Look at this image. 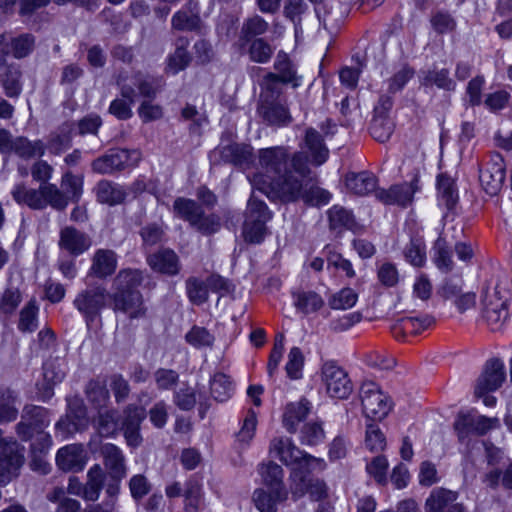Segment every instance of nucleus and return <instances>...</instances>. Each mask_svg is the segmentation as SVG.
Instances as JSON below:
<instances>
[{
	"label": "nucleus",
	"mask_w": 512,
	"mask_h": 512,
	"mask_svg": "<svg viewBox=\"0 0 512 512\" xmlns=\"http://www.w3.org/2000/svg\"><path fill=\"white\" fill-rule=\"evenodd\" d=\"M310 169L307 158L302 153L294 154L290 161V169L267 182L260 174L249 177L253 189L265 194L271 200L295 202L302 198L305 187L309 185Z\"/></svg>",
	"instance_id": "f257e3e1"
},
{
	"label": "nucleus",
	"mask_w": 512,
	"mask_h": 512,
	"mask_svg": "<svg viewBox=\"0 0 512 512\" xmlns=\"http://www.w3.org/2000/svg\"><path fill=\"white\" fill-rule=\"evenodd\" d=\"M270 453L279 458L287 466H292L291 493L295 499L304 495L306 489V475L304 469L325 468V462L321 458H316L301 451L290 438H274L270 444Z\"/></svg>",
	"instance_id": "f03ea898"
},
{
	"label": "nucleus",
	"mask_w": 512,
	"mask_h": 512,
	"mask_svg": "<svg viewBox=\"0 0 512 512\" xmlns=\"http://www.w3.org/2000/svg\"><path fill=\"white\" fill-rule=\"evenodd\" d=\"M49 423L48 411L45 408L26 405L22 411L21 421L16 425V432L23 441L31 439L35 433L39 434L42 442L41 451H44L52 445L51 436L43 433Z\"/></svg>",
	"instance_id": "7ed1b4c3"
},
{
	"label": "nucleus",
	"mask_w": 512,
	"mask_h": 512,
	"mask_svg": "<svg viewBox=\"0 0 512 512\" xmlns=\"http://www.w3.org/2000/svg\"><path fill=\"white\" fill-rule=\"evenodd\" d=\"M272 218L267 205L257 199L253 192L246 209L245 221L243 224V237L245 241L253 244H259L263 241L266 233V223Z\"/></svg>",
	"instance_id": "20e7f679"
},
{
	"label": "nucleus",
	"mask_w": 512,
	"mask_h": 512,
	"mask_svg": "<svg viewBox=\"0 0 512 512\" xmlns=\"http://www.w3.org/2000/svg\"><path fill=\"white\" fill-rule=\"evenodd\" d=\"M110 301V292L102 284L94 283L87 285L80 290L73 305L77 311L84 317L87 323L93 322L100 316Z\"/></svg>",
	"instance_id": "39448f33"
},
{
	"label": "nucleus",
	"mask_w": 512,
	"mask_h": 512,
	"mask_svg": "<svg viewBox=\"0 0 512 512\" xmlns=\"http://www.w3.org/2000/svg\"><path fill=\"white\" fill-rule=\"evenodd\" d=\"M321 381L326 393L335 399H347L352 391L353 384L348 373L335 361H325L321 366Z\"/></svg>",
	"instance_id": "423d86ee"
},
{
	"label": "nucleus",
	"mask_w": 512,
	"mask_h": 512,
	"mask_svg": "<svg viewBox=\"0 0 512 512\" xmlns=\"http://www.w3.org/2000/svg\"><path fill=\"white\" fill-rule=\"evenodd\" d=\"M363 413L374 420L384 419L391 410V403L378 387L371 381L363 382L359 392Z\"/></svg>",
	"instance_id": "0eeeda50"
},
{
	"label": "nucleus",
	"mask_w": 512,
	"mask_h": 512,
	"mask_svg": "<svg viewBox=\"0 0 512 512\" xmlns=\"http://www.w3.org/2000/svg\"><path fill=\"white\" fill-rule=\"evenodd\" d=\"M140 159L138 150L111 149L92 162V169L98 174H112L137 165Z\"/></svg>",
	"instance_id": "6e6552de"
},
{
	"label": "nucleus",
	"mask_w": 512,
	"mask_h": 512,
	"mask_svg": "<svg viewBox=\"0 0 512 512\" xmlns=\"http://www.w3.org/2000/svg\"><path fill=\"white\" fill-rule=\"evenodd\" d=\"M259 163L262 172L258 174L262 175L267 182L290 169L288 153L283 147L261 149L259 151Z\"/></svg>",
	"instance_id": "1a4fd4ad"
},
{
	"label": "nucleus",
	"mask_w": 512,
	"mask_h": 512,
	"mask_svg": "<svg viewBox=\"0 0 512 512\" xmlns=\"http://www.w3.org/2000/svg\"><path fill=\"white\" fill-rule=\"evenodd\" d=\"M25 449L19 443H12L0 452V485H6L19 475L25 462Z\"/></svg>",
	"instance_id": "9d476101"
},
{
	"label": "nucleus",
	"mask_w": 512,
	"mask_h": 512,
	"mask_svg": "<svg viewBox=\"0 0 512 512\" xmlns=\"http://www.w3.org/2000/svg\"><path fill=\"white\" fill-rule=\"evenodd\" d=\"M458 493L445 488H434L425 501L426 512H467L457 501Z\"/></svg>",
	"instance_id": "9b49d317"
},
{
	"label": "nucleus",
	"mask_w": 512,
	"mask_h": 512,
	"mask_svg": "<svg viewBox=\"0 0 512 512\" xmlns=\"http://www.w3.org/2000/svg\"><path fill=\"white\" fill-rule=\"evenodd\" d=\"M506 378L504 363L499 359L487 361L482 375L475 386V396L481 397L497 390Z\"/></svg>",
	"instance_id": "f8f14e48"
},
{
	"label": "nucleus",
	"mask_w": 512,
	"mask_h": 512,
	"mask_svg": "<svg viewBox=\"0 0 512 512\" xmlns=\"http://www.w3.org/2000/svg\"><path fill=\"white\" fill-rule=\"evenodd\" d=\"M418 189V180L415 178L410 183L405 182L392 185L389 189H379L376 191L375 197L386 205L407 207L411 204Z\"/></svg>",
	"instance_id": "ddd939ff"
},
{
	"label": "nucleus",
	"mask_w": 512,
	"mask_h": 512,
	"mask_svg": "<svg viewBox=\"0 0 512 512\" xmlns=\"http://www.w3.org/2000/svg\"><path fill=\"white\" fill-rule=\"evenodd\" d=\"M110 300H112L114 312H122L131 319L141 318L146 314V307L140 291L113 292L110 293Z\"/></svg>",
	"instance_id": "4468645a"
},
{
	"label": "nucleus",
	"mask_w": 512,
	"mask_h": 512,
	"mask_svg": "<svg viewBox=\"0 0 512 512\" xmlns=\"http://www.w3.org/2000/svg\"><path fill=\"white\" fill-rule=\"evenodd\" d=\"M479 179L483 189L489 195H496L501 190L505 180V167L500 154L491 155L487 167L480 171Z\"/></svg>",
	"instance_id": "2eb2a0df"
},
{
	"label": "nucleus",
	"mask_w": 512,
	"mask_h": 512,
	"mask_svg": "<svg viewBox=\"0 0 512 512\" xmlns=\"http://www.w3.org/2000/svg\"><path fill=\"white\" fill-rule=\"evenodd\" d=\"M87 453L82 444H69L57 451L56 464L64 472L82 471L87 463Z\"/></svg>",
	"instance_id": "dca6fc26"
},
{
	"label": "nucleus",
	"mask_w": 512,
	"mask_h": 512,
	"mask_svg": "<svg viewBox=\"0 0 512 512\" xmlns=\"http://www.w3.org/2000/svg\"><path fill=\"white\" fill-rule=\"evenodd\" d=\"M91 246V239L74 227L67 226L60 231L59 247L69 254L78 256Z\"/></svg>",
	"instance_id": "f3484780"
},
{
	"label": "nucleus",
	"mask_w": 512,
	"mask_h": 512,
	"mask_svg": "<svg viewBox=\"0 0 512 512\" xmlns=\"http://www.w3.org/2000/svg\"><path fill=\"white\" fill-rule=\"evenodd\" d=\"M147 263L153 271L170 276L180 271L179 258L171 249H162L149 255Z\"/></svg>",
	"instance_id": "a211bd4d"
},
{
	"label": "nucleus",
	"mask_w": 512,
	"mask_h": 512,
	"mask_svg": "<svg viewBox=\"0 0 512 512\" xmlns=\"http://www.w3.org/2000/svg\"><path fill=\"white\" fill-rule=\"evenodd\" d=\"M287 491L284 487H279L267 491L258 488L253 492L252 500L260 512H277V505L287 499Z\"/></svg>",
	"instance_id": "6ab92c4d"
},
{
	"label": "nucleus",
	"mask_w": 512,
	"mask_h": 512,
	"mask_svg": "<svg viewBox=\"0 0 512 512\" xmlns=\"http://www.w3.org/2000/svg\"><path fill=\"white\" fill-rule=\"evenodd\" d=\"M259 115L269 124H286L290 121L287 108L278 98H262L258 105Z\"/></svg>",
	"instance_id": "aec40b11"
},
{
	"label": "nucleus",
	"mask_w": 512,
	"mask_h": 512,
	"mask_svg": "<svg viewBox=\"0 0 512 512\" xmlns=\"http://www.w3.org/2000/svg\"><path fill=\"white\" fill-rule=\"evenodd\" d=\"M116 268V253L109 249H98L93 255L89 274L104 279L112 275Z\"/></svg>",
	"instance_id": "412c9836"
},
{
	"label": "nucleus",
	"mask_w": 512,
	"mask_h": 512,
	"mask_svg": "<svg viewBox=\"0 0 512 512\" xmlns=\"http://www.w3.org/2000/svg\"><path fill=\"white\" fill-rule=\"evenodd\" d=\"M305 149L314 165H322L329 156V150L324 144L320 133L314 128H308L305 133Z\"/></svg>",
	"instance_id": "4be33fe9"
},
{
	"label": "nucleus",
	"mask_w": 512,
	"mask_h": 512,
	"mask_svg": "<svg viewBox=\"0 0 512 512\" xmlns=\"http://www.w3.org/2000/svg\"><path fill=\"white\" fill-rule=\"evenodd\" d=\"M106 468L110 471L111 478L122 479L125 476V459L122 451L114 444L106 443L101 447Z\"/></svg>",
	"instance_id": "5701e85b"
},
{
	"label": "nucleus",
	"mask_w": 512,
	"mask_h": 512,
	"mask_svg": "<svg viewBox=\"0 0 512 512\" xmlns=\"http://www.w3.org/2000/svg\"><path fill=\"white\" fill-rule=\"evenodd\" d=\"M345 183L347 189L355 195L365 196L377 191V179L368 172L350 173L346 176Z\"/></svg>",
	"instance_id": "b1692460"
},
{
	"label": "nucleus",
	"mask_w": 512,
	"mask_h": 512,
	"mask_svg": "<svg viewBox=\"0 0 512 512\" xmlns=\"http://www.w3.org/2000/svg\"><path fill=\"white\" fill-rule=\"evenodd\" d=\"M11 194L20 205H25L33 210H44L41 185L38 188H29L23 184H18L13 188Z\"/></svg>",
	"instance_id": "393cba45"
},
{
	"label": "nucleus",
	"mask_w": 512,
	"mask_h": 512,
	"mask_svg": "<svg viewBox=\"0 0 512 512\" xmlns=\"http://www.w3.org/2000/svg\"><path fill=\"white\" fill-rule=\"evenodd\" d=\"M143 281V274L138 269L126 268L118 272L113 280V292H136Z\"/></svg>",
	"instance_id": "a878e982"
},
{
	"label": "nucleus",
	"mask_w": 512,
	"mask_h": 512,
	"mask_svg": "<svg viewBox=\"0 0 512 512\" xmlns=\"http://www.w3.org/2000/svg\"><path fill=\"white\" fill-rule=\"evenodd\" d=\"M217 153L224 162L239 166L249 163L252 156L250 146L237 143L222 146L214 152V154Z\"/></svg>",
	"instance_id": "bb28decb"
},
{
	"label": "nucleus",
	"mask_w": 512,
	"mask_h": 512,
	"mask_svg": "<svg viewBox=\"0 0 512 512\" xmlns=\"http://www.w3.org/2000/svg\"><path fill=\"white\" fill-rule=\"evenodd\" d=\"M95 190L97 200L110 206L122 203L126 197V192L122 186L108 180H101Z\"/></svg>",
	"instance_id": "cd10ccee"
},
{
	"label": "nucleus",
	"mask_w": 512,
	"mask_h": 512,
	"mask_svg": "<svg viewBox=\"0 0 512 512\" xmlns=\"http://www.w3.org/2000/svg\"><path fill=\"white\" fill-rule=\"evenodd\" d=\"M292 296L295 308L304 314L317 312L324 306L323 298L314 291L300 290L294 292Z\"/></svg>",
	"instance_id": "c85d7f7f"
},
{
	"label": "nucleus",
	"mask_w": 512,
	"mask_h": 512,
	"mask_svg": "<svg viewBox=\"0 0 512 512\" xmlns=\"http://www.w3.org/2000/svg\"><path fill=\"white\" fill-rule=\"evenodd\" d=\"M330 228L333 230H351L356 231L358 224L351 211L342 206L334 205L328 210Z\"/></svg>",
	"instance_id": "c756f323"
},
{
	"label": "nucleus",
	"mask_w": 512,
	"mask_h": 512,
	"mask_svg": "<svg viewBox=\"0 0 512 512\" xmlns=\"http://www.w3.org/2000/svg\"><path fill=\"white\" fill-rule=\"evenodd\" d=\"M309 409V402L307 400L287 405L283 415V424L287 431L294 433L297 425L308 415Z\"/></svg>",
	"instance_id": "7c9ffc66"
},
{
	"label": "nucleus",
	"mask_w": 512,
	"mask_h": 512,
	"mask_svg": "<svg viewBox=\"0 0 512 512\" xmlns=\"http://www.w3.org/2000/svg\"><path fill=\"white\" fill-rule=\"evenodd\" d=\"M187 47L188 41L186 39L179 38L177 40L175 51L167 58V72L177 74L188 66L190 56Z\"/></svg>",
	"instance_id": "2f4dec72"
},
{
	"label": "nucleus",
	"mask_w": 512,
	"mask_h": 512,
	"mask_svg": "<svg viewBox=\"0 0 512 512\" xmlns=\"http://www.w3.org/2000/svg\"><path fill=\"white\" fill-rule=\"evenodd\" d=\"M42 188V201H44V209L48 206L57 210L63 211L67 207V196L57 185L41 184Z\"/></svg>",
	"instance_id": "473e14b6"
},
{
	"label": "nucleus",
	"mask_w": 512,
	"mask_h": 512,
	"mask_svg": "<svg viewBox=\"0 0 512 512\" xmlns=\"http://www.w3.org/2000/svg\"><path fill=\"white\" fill-rule=\"evenodd\" d=\"M22 296L18 288L8 287L0 297V320L6 321L18 308Z\"/></svg>",
	"instance_id": "72a5a7b5"
},
{
	"label": "nucleus",
	"mask_w": 512,
	"mask_h": 512,
	"mask_svg": "<svg viewBox=\"0 0 512 512\" xmlns=\"http://www.w3.org/2000/svg\"><path fill=\"white\" fill-rule=\"evenodd\" d=\"M474 414L472 413H459L454 421L453 427L462 444L468 445L471 437L475 435L474 428Z\"/></svg>",
	"instance_id": "f704fd0d"
},
{
	"label": "nucleus",
	"mask_w": 512,
	"mask_h": 512,
	"mask_svg": "<svg viewBox=\"0 0 512 512\" xmlns=\"http://www.w3.org/2000/svg\"><path fill=\"white\" fill-rule=\"evenodd\" d=\"M199 16L196 5L190 3L188 10L182 9L172 17V27L177 30H193L198 27Z\"/></svg>",
	"instance_id": "c9c22d12"
},
{
	"label": "nucleus",
	"mask_w": 512,
	"mask_h": 512,
	"mask_svg": "<svg viewBox=\"0 0 512 512\" xmlns=\"http://www.w3.org/2000/svg\"><path fill=\"white\" fill-rule=\"evenodd\" d=\"M175 213L182 219L188 221L191 225L197 223L201 216V207L193 200L179 197L173 205Z\"/></svg>",
	"instance_id": "e433bc0d"
},
{
	"label": "nucleus",
	"mask_w": 512,
	"mask_h": 512,
	"mask_svg": "<svg viewBox=\"0 0 512 512\" xmlns=\"http://www.w3.org/2000/svg\"><path fill=\"white\" fill-rule=\"evenodd\" d=\"M73 125L71 123L63 124L57 133L51 135L48 141V149L51 153L59 155L71 145V133Z\"/></svg>",
	"instance_id": "4c0bfd02"
},
{
	"label": "nucleus",
	"mask_w": 512,
	"mask_h": 512,
	"mask_svg": "<svg viewBox=\"0 0 512 512\" xmlns=\"http://www.w3.org/2000/svg\"><path fill=\"white\" fill-rule=\"evenodd\" d=\"M62 192L67 196V205L70 201H79L83 192V177L66 172L61 179Z\"/></svg>",
	"instance_id": "58836bf2"
},
{
	"label": "nucleus",
	"mask_w": 512,
	"mask_h": 512,
	"mask_svg": "<svg viewBox=\"0 0 512 512\" xmlns=\"http://www.w3.org/2000/svg\"><path fill=\"white\" fill-rule=\"evenodd\" d=\"M13 152L21 158L29 159L34 156H42L45 145L41 140L30 141L25 137H16Z\"/></svg>",
	"instance_id": "ea45409f"
},
{
	"label": "nucleus",
	"mask_w": 512,
	"mask_h": 512,
	"mask_svg": "<svg viewBox=\"0 0 512 512\" xmlns=\"http://www.w3.org/2000/svg\"><path fill=\"white\" fill-rule=\"evenodd\" d=\"M38 307L34 300H30L20 311L18 329L22 333H32L38 327Z\"/></svg>",
	"instance_id": "a19ab883"
},
{
	"label": "nucleus",
	"mask_w": 512,
	"mask_h": 512,
	"mask_svg": "<svg viewBox=\"0 0 512 512\" xmlns=\"http://www.w3.org/2000/svg\"><path fill=\"white\" fill-rule=\"evenodd\" d=\"M247 53L252 62L265 64L270 61L274 48L264 39L257 38L251 41Z\"/></svg>",
	"instance_id": "79ce46f5"
},
{
	"label": "nucleus",
	"mask_w": 512,
	"mask_h": 512,
	"mask_svg": "<svg viewBox=\"0 0 512 512\" xmlns=\"http://www.w3.org/2000/svg\"><path fill=\"white\" fill-rule=\"evenodd\" d=\"M212 397L219 402H224L231 397L233 386L228 376L223 373H216L210 381Z\"/></svg>",
	"instance_id": "37998d69"
},
{
	"label": "nucleus",
	"mask_w": 512,
	"mask_h": 512,
	"mask_svg": "<svg viewBox=\"0 0 512 512\" xmlns=\"http://www.w3.org/2000/svg\"><path fill=\"white\" fill-rule=\"evenodd\" d=\"M17 396L11 390L0 393V423L12 422L17 418Z\"/></svg>",
	"instance_id": "c03bdc74"
},
{
	"label": "nucleus",
	"mask_w": 512,
	"mask_h": 512,
	"mask_svg": "<svg viewBox=\"0 0 512 512\" xmlns=\"http://www.w3.org/2000/svg\"><path fill=\"white\" fill-rule=\"evenodd\" d=\"M437 188L440 201L443 202L448 209L452 208L458 200V194L453 179L446 175H440L437 180Z\"/></svg>",
	"instance_id": "a18cd8bd"
},
{
	"label": "nucleus",
	"mask_w": 512,
	"mask_h": 512,
	"mask_svg": "<svg viewBox=\"0 0 512 512\" xmlns=\"http://www.w3.org/2000/svg\"><path fill=\"white\" fill-rule=\"evenodd\" d=\"M433 262L442 272H449L453 268L451 252L443 238H438L433 247Z\"/></svg>",
	"instance_id": "49530a36"
},
{
	"label": "nucleus",
	"mask_w": 512,
	"mask_h": 512,
	"mask_svg": "<svg viewBox=\"0 0 512 512\" xmlns=\"http://www.w3.org/2000/svg\"><path fill=\"white\" fill-rule=\"evenodd\" d=\"M394 130V123L390 116H373L371 120L370 133L379 142L387 141Z\"/></svg>",
	"instance_id": "de8ad7c7"
},
{
	"label": "nucleus",
	"mask_w": 512,
	"mask_h": 512,
	"mask_svg": "<svg viewBox=\"0 0 512 512\" xmlns=\"http://www.w3.org/2000/svg\"><path fill=\"white\" fill-rule=\"evenodd\" d=\"M305 190L301 198L305 203L325 205L331 199V194L328 191L317 186L311 173L309 175V185L305 187Z\"/></svg>",
	"instance_id": "09e8293b"
},
{
	"label": "nucleus",
	"mask_w": 512,
	"mask_h": 512,
	"mask_svg": "<svg viewBox=\"0 0 512 512\" xmlns=\"http://www.w3.org/2000/svg\"><path fill=\"white\" fill-rule=\"evenodd\" d=\"M259 473L264 484L269 486L271 489L284 487L282 483L283 469L280 465L273 462L262 464L259 467Z\"/></svg>",
	"instance_id": "8fccbe9b"
},
{
	"label": "nucleus",
	"mask_w": 512,
	"mask_h": 512,
	"mask_svg": "<svg viewBox=\"0 0 512 512\" xmlns=\"http://www.w3.org/2000/svg\"><path fill=\"white\" fill-rule=\"evenodd\" d=\"M186 341L197 349L211 348L214 344V336L204 327L193 326L185 335Z\"/></svg>",
	"instance_id": "3c124183"
},
{
	"label": "nucleus",
	"mask_w": 512,
	"mask_h": 512,
	"mask_svg": "<svg viewBox=\"0 0 512 512\" xmlns=\"http://www.w3.org/2000/svg\"><path fill=\"white\" fill-rule=\"evenodd\" d=\"M186 290L189 300L196 305H201L208 300V287L206 282L190 277L186 280Z\"/></svg>",
	"instance_id": "603ef678"
},
{
	"label": "nucleus",
	"mask_w": 512,
	"mask_h": 512,
	"mask_svg": "<svg viewBox=\"0 0 512 512\" xmlns=\"http://www.w3.org/2000/svg\"><path fill=\"white\" fill-rule=\"evenodd\" d=\"M305 357L298 347H292L288 353V360L285 365L287 376L292 380H297L302 377V370L304 366Z\"/></svg>",
	"instance_id": "864d4df0"
},
{
	"label": "nucleus",
	"mask_w": 512,
	"mask_h": 512,
	"mask_svg": "<svg viewBox=\"0 0 512 512\" xmlns=\"http://www.w3.org/2000/svg\"><path fill=\"white\" fill-rule=\"evenodd\" d=\"M118 429L117 412L113 410L99 411L97 430L101 436H112Z\"/></svg>",
	"instance_id": "5fc2aeb1"
},
{
	"label": "nucleus",
	"mask_w": 512,
	"mask_h": 512,
	"mask_svg": "<svg viewBox=\"0 0 512 512\" xmlns=\"http://www.w3.org/2000/svg\"><path fill=\"white\" fill-rule=\"evenodd\" d=\"M85 425L86 422L84 420H81L80 418H77L76 420L72 416L66 415L61 417L55 424L56 436H60L62 440H65Z\"/></svg>",
	"instance_id": "6e6d98bb"
},
{
	"label": "nucleus",
	"mask_w": 512,
	"mask_h": 512,
	"mask_svg": "<svg viewBox=\"0 0 512 512\" xmlns=\"http://www.w3.org/2000/svg\"><path fill=\"white\" fill-rule=\"evenodd\" d=\"M0 74L3 76V86L7 96H17L21 92L20 76L21 73L16 67H0Z\"/></svg>",
	"instance_id": "4d7b16f0"
},
{
	"label": "nucleus",
	"mask_w": 512,
	"mask_h": 512,
	"mask_svg": "<svg viewBox=\"0 0 512 512\" xmlns=\"http://www.w3.org/2000/svg\"><path fill=\"white\" fill-rule=\"evenodd\" d=\"M358 299L357 293L351 288H343L335 293L329 300L332 309L346 310L352 308Z\"/></svg>",
	"instance_id": "13d9d810"
},
{
	"label": "nucleus",
	"mask_w": 512,
	"mask_h": 512,
	"mask_svg": "<svg viewBox=\"0 0 512 512\" xmlns=\"http://www.w3.org/2000/svg\"><path fill=\"white\" fill-rule=\"evenodd\" d=\"M406 260L415 267H422L426 263L425 245L419 240H411L405 248Z\"/></svg>",
	"instance_id": "bf43d9fd"
},
{
	"label": "nucleus",
	"mask_w": 512,
	"mask_h": 512,
	"mask_svg": "<svg viewBox=\"0 0 512 512\" xmlns=\"http://www.w3.org/2000/svg\"><path fill=\"white\" fill-rule=\"evenodd\" d=\"M386 439L380 428L375 424H367L365 433V446L372 452L382 451Z\"/></svg>",
	"instance_id": "052dcab7"
},
{
	"label": "nucleus",
	"mask_w": 512,
	"mask_h": 512,
	"mask_svg": "<svg viewBox=\"0 0 512 512\" xmlns=\"http://www.w3.org/2000/svg\"><path fill=\"white\" fill-rule=\"evenodd\" d=\"M35 38L31 34H23L15 37L11 41V49L14 57L24 58L34 49Z\"/></svg>",
	"instance_id": "680f3d73"
},
{
	"label": "nucleus",
	"mask_w": 512,
	"mask_h": 512,
	"mask_svg": "<svg viewBox=\"0 0 512 512\" xmlns=\"http://www.w3.org/2000/svg\"><path fill=\"white\" fill-rule=\"evenodd\" d=\"M43 370L44 381L55 385L60 383L66 375L65 364L59 360L47 361Z\"/></svg>",
	"instance_id": "e2e57ef3"
},
{
	"label": "nucleus",
	"mask_w": 512,
	"mask_h": 512,
	"mask_svg": "<svg viewBox=\"0 0 512 512\" xmlns=\"http://www.w3.org/2000/svg\"><path fill=\"white\" fill-rule=\"evenodd\" d=\"M285 81L273 73H267L260 81L261 95L260 96H271L280 95L283 93V87Z\"/></svg>",
	"instance_id": "0e129e2a"
},
{
	"label": "nucleus",
	"mask_w": 512,
	"mask_h": 512,
	"mask_svg": "<svg viewBox=\"0 0 512 512\" xmlns=\"http://www.w3.org/2000/svg\"><path fill=\"white\" fill-rule=\"evenodd\" d=\"M256 425V413L253 410H249L244 418L240 431L237 433V440L245 445L249 444L255 435Z\"/></svg>",
	"instance_id": "69168bd1"
},
{
	"label": "nucleus",
	"mask_w": 512,
	"mask_h": 512,
	"mask_svg": "<svg viewBox=\"0 0 512 512\" xmlns=\"http://www.w3.org/2000/svg\"><path fill=\"white\" fill-rule=\"evenodd\" d=\"M507 317L508 310L503 304L495 307H487L484 311V318L493 330L499 329Z\"/></svg>",
	"instance_id": "338daca9"
},
{
	"label": "nucleus",
	"mask_w": 512,
	"mask_h": 512,
	"mask_svg": "<svg viewBox=\"0 0 512 512\" xmlns=\"http://www.w3.org/2000/svg\"><path fill=\"white\" fill-rule=\"evenodd\" d=\"M187 512H197V508L201 502V486L196 481H189L184 493Z\"/></svg>",
	"instance_id": "774afa93"
}]
</instances>
